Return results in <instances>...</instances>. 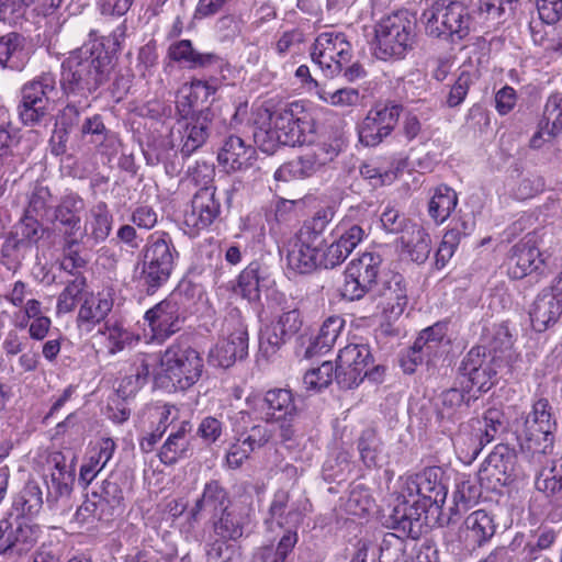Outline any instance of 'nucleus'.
I'll use <instances>...</instances> for the list:
<instances>
[{"instance_id": "obj_1", "label": "nucleus", "mask_w": 562, "mask_h": 562, "mask_svg": "<svg viewBox=\"0 0 562 562\" xmlns=\"http://www.w3.org/2000/svg\"><path fill=\"white\" fill-rule=\"evenodd\" d=\"M255 124V142L269 154L280 145H312L317 139L315 115L303 101H293L283 106L265 104L258 108Z\"/></svg>"}, {"instance_id": "obj_2", "label": "nucleus", "mask_w": 562, "mask_h": 562, "mask_svg": "<svg viewBox=\"0 0 562 562\" xmlns=\"http://www.w3.org/2000/svg\"><path fill=\"white\" fill-rule=\"evenodd\" d=\"M112 69V56L104 50L103 44L89 41L63 61L61 89L72 102L81 103L110 79ZM64 115L78 116L79 109L75 103H69L64 109Z\"/></svg>"}, {"instance_id": "obj_3", "label": "nucleus", "mask_w": 562, "mask_h": 562, "mask_svg": "<svg viewBox=\"0 0 562 562\" xmlns=\"http://www.w3.org/2000/svg\"><path fill=\"white\" fill-rule=\"evenodd\" d=\"M203 369L201 353L186 341H176L161 355L155 380L169 391H187L200 380Z\"/></svg>"}, {"instance_id": "obj_4", "label": "nucleus", "mask_w": 562, "mask_h": 562, "mask_svg": "<svg viewBox=\"0 0 562 562\" xmlns=\"http://www.w3.org/2000/svg\"><path fill=\"white\" fill-rule=\"evenodd\" d=\"M443 471L439 467H427L418 473H405L398 477V498L404 505L416 506L427 512L429 507L442 506L447 488L442 483Z\"/></svg>"}, {"instance_id": "obj_5", "label": "nucleus", "mask_w": 562, "mask_h": 562, "mask_svg": "<svg viewBox=\"0 0 562 562\" xmlns=\"http://www.w3.org/2000/svg\"><path fill=\"white\" fill-rule=\"evenodd\" d=\"M425 32L435 38L462 40L470 33L471 15L460 1L435 0L420 16Z\"/></svg>"}, {"instance_id": "obj_6", "label": "nucleus", "mask_w": 562, "mask_h": 562, "mask_svg": "<svg viewBox=\"0 0 562 562\" xmlns=\"http://www.w3.org/2000/svg\"><path fill=\"white\" fill-rule=\"evenodd\" d=\"M178 255L169 234L155 232L149 235L139 273V280L148 291L156 290L168 281Z\"/></svg>"}, {"instance_id": "obj_7", "label": "nucleus", "mask_w": 562, "mask_h": 562, "mask_svg": "<svg viewBox=\"0 0 562 562\" xmlns=\"http://www.w3.org/2000/svg\"><path fill=\"white\" fill-rule=\"evenodd\" d=\"M415 22L401 10L382 18L375 25L376 54L381 59L402 58L414 43Z\"/></svg>"}, {"instance_id": "obj_8", "label": "nucleus", "mask_w": 562, "mask_h": 562, "mask_svg": "<svg viewBox=\"0 0 562 562\" xmlns=\"http://www.w3.org/2000/svg\"><path fill=\"white\" fill-rule=\"evenodd\" d=\"M557 423L552 407L547 398H539L531 411L514 423V431L527 448L537 452H546L552 447Z\"/></svg>"}, {"instance_id": "obj_9", "label": "nucleus", "mask_w": 562, "mask_h": 562, "mask_svg": "<svg viewBox=\"0 0 562 562\" xmlns=\"http://www.w3.org/2000/svg\"><path fill=\"white\" fill-rule=\"evenodd\" d=\"M352 53V45L345 33L325 31L316 36L310 55L325 77L335 78L351 61Z\"/></svg>"}, {"instance_id": "obj_10", "label": "nucleus", "mask_w": 562, "mask_h": 562, "mask_svg": "<svg viewBox=\"0 0 562 562\" xmlns=\"http://www.w3.org/2000/svg\"><path fill=\"white\" fill-rule=\"evenodd\" d=\"M34 470L38 472L47 486V502L67 497L75 482V465L68 464L60 451H43L34 459Z\"/></svg>"}, {"instance_id": "obj_11", "label": "nucleus", "mask_w": 562, "mask_h": 562, "mask_svg": "<svg viewBox=\"0 0 562 562\" xmlns=\"http://www.w3.org/2000/svg\"><path fill=\"white\" fill-rule=\"evenodd\" d=\"M382 266V257L375 251H364L352 259L345 271L342 296L353 301L364 296L375 283Z\"/></svg>"}, {"instance_id": "obj_12", "label": "nucleus", "mask_w": 562, "mask_h": 562, "mask_svg": "<svg viewBox=\"0 0 562 562\" xmlns=\"http://www.w3.org/2000/svg\"><path fill=\"white\" fill-rule=\"evenodd\" d=\"M373 357L369 345L350 342L340 349L336 364V381L344 389L358 386L366 376H370Z\"/></svg>"}, {"instance_id": "obj_13", "label": "nucleus", "mask_w": 562, "mask_h": 562, "mask_svg": "<svg viewBox=\"0 0 562 562\" xmlns=\"http://www.w3.org/2000/svg\"><path fill=\"white\" fill-rule=\"evenodd\" d=\"M55 87L56 80L52 74H43L22 87L19 115L25 125L38 123L47 114L49 94Z\"/></svg>"}, {"instance_id": "obj_14", "label": "nucleus", "mask_w": 562, "mask_h": 562, "mask_svg": "<svg viewBox=\"0 0 562 562\" xmlns=\"http://www.w3.org/2000/svg\"><path fill=\"white\" fill-rule=\"evenodd\" d=\"M517 470L516 452L505 445H497L479 471V481L490 491H499L510 484Z\"/></svg>"}, {"instance_id": "obj_15", "label": "nucleus", "mask_w": 562, "mask_h": 562, "mask_svg": "<svg viewBox=\"0 0 562 562\" xmlns=\"http://www.w3.org/2000/svg\"><path fill=\"white\" fill-rule=\"evenodd\" d=\"M276 280L270 269L259 261H251L238 276L237 289L248 301H258L261 293L273 305L285 303V294L276 290Z\"/></svg>"}, {"instance_id": "obj_16", "label": "nucleus", "mask_w": 562, "mask_h": 562, "mask_svg": "<svg viewBox=\"0 0 562 562\" xmlns=\"http://www.w3.org/2000/svg\"><path fill=\"white\" fill-rule=\"evenodd\" d=\"M277 306L282 310V313L261 331L259 339L260 352L267 358L274 355L291 339L303 324L299 308L288 304L286 297L285 303Z\"/></svg>"}, {"instance_id": "obj_17", "label": "nucleus", "mask_w": 562, "mask_h": 562, "mask_svg": "<svg viewBox=\"0 0 562 562\" xmlns=\"http://www.w3.org/2000/svg\"><path fill=\"white\" fill-rule=\"evenodd\" d=\"M249 412H240V419L269 420L274 424L278 420L294 418L296 407L293 394L289 390L276 389L270 390L263 397L254 398L250 403Z\"/></svg>"}, {"instance_id": "obj_18", "label": "nucleus", "mask_w": 562, "mask_h": 562, "mask_svg": "<svg viewBox=\"0 0 562 562\" xmlns=\"http://www.w3.org/2000/svg\"><path fill=\"white\" fill-rule=\"evenodd\" d=\"M402 108L394 103L372 106L358 126L359 139L366 146H376L397 124Z\"/></svg>"}, {"instance_id": "obj_19", "label": "nucleus", "mask_w": 562, "mask_h": 562, "mask_svg": "<svg viewBox=\"0 0 562 562\" xmlns=\"http://www.w3.org/2000/svg\"><path fill=\"white\" fill-rule=\"evenodd\" d=\"M212 119L211 110L204 109L191 116H180L177 120L171 130V137L173 142H178L184 157H189L205 143Z\"/></svg>"}, {"instance_id": "obj_20", "label": "nucleus", "mask_w": 562, "mask_h": 562, "mask_svg": "<svg viewBox=\"0 0 562 562\" xmlns=\"http://www.w3.org/2000/svg\"><path fill=\"white\" fill-rule=\"evenodd\" d=\"M337 155L338 149L334 145L319 144L311 151L279 167L274 172V178L281 181L308 178L333 161Z\"/></svg>"}, {"instance_id": "obj_21", "label": "nucleus", "mask_w": 562, "mask_h": 562, "mask_svg": "<svg viewBox=\"0 0 562 562\" xmlns=\"http://www.w3.org/2000/svg\"><path fill=\"white\" fill-rule=\"evenodd\" d=\"M333 241L325 247V269L342 263L364 239V229L348 218L339 221L331 231Z\"/></svg>"}, {"instance_id": "obj_22", "label": "nucleus", "mask_w": 562, "mask_h": 562, "mask_svg": "<svg viewBox=\"0 0 562 562\" xmlns=\"http://www.w3.org/2000/svg\"><path fill=\"white\" fill-rule=\"evenodd\" d=\"M460 384L467 392L473 390L487 392L495 382L496 370L493 359L481 352V348H472L460 367Z\"/></svg>"}, {"instance_id": "obj_23", "label": "nucleus", "mask_w": 562, "mask_h": 562, "mask_svg": "<svg viewBox=\"0 0 562 562\" xmlns=\"http://www.w3.org/2000/svg\"><path fill=\"white\" fill-rule=\"evenodd\" d=\"M183 318L178 295L168 296L145 313L153 338L158 341H164L180 330Z\"/></svg>"}, {"instance_id": "obj_24", "label": "nucleus", "mask_w": 562, "mask_h": 562, "mask_svg": "<svg viewBox=\"0 0 562 562\" xmlns=\"http://www.w3.org/2000/svg\"><path fill=\"white\" fill-rule=\"evenodd\" d=\"M227 336L222 338L210 351V360L222 368L231 367L237 359H243L248 351V333L240 321L226 325Z\"/></svg>"}, {"instance_id": "obj_25", "label": "nucleus", "mask_w": 562, "mask_h": 562, "mask_svg": "<svg viewBox=\"0 0 562 562\" xmlns=\"http://www.w3.org/2000/svg\"><path fill=\"white\" fill-rule=\"evenodd\" d=\"M286 265L297 273H310L317 268H325V248L296 234L286 255Z\"/></svg>"}, {"instance_id": "obj_26", "label": "nucleus", "mask_w": 562, "mask_h": 562, "mask_svg": "<svg viewBox=\"0 0 562 562\" xmlns=\"http://www.w3.org/2000/svg\"><path fill=\"white\" fill-rule=\"evenodd\" d=\"M114 289L106 286L97 294L85 297L79 307L77 326L80 330L90 333L98 324L105 319L113 308Z\"/></svg>"}, {"instance_id": "obj_27", "label": "nucleus", "mask_w": 562, "mask_h": 562, "mask_svg": "<svg viewBox=\"0 0 562 562\" xmlns=\"http://www.w3.org/2000/svg\"><path fill=\"white\" fill-rule=\"evenodd\" d=\"M226 171H241L250 168L256 160V148L236 135L228 136L217 155Z\"/></svg>"}, {"instance_id": "obj_28", "label": "nucleus", "mask_w": 562, "mask_h": 562, "mask_svg": "<svg viewBox=\"0 0 562 562\" xmlns=\"http://www.w3.org/2000/svg\"><path fill=\"white\" fill-rule=\"evenodd\" d=\"M220 207L215 188H201L192 199L191 209L186 212L184 222L190 227L203 229L218 216Z\"/></svg>"}, {"instance_id": "obj_29", "label": "nucleus", "mask_w": 562, "mask_h": 562, "mask_svg": "<svg viewBox=\"0 0 562 562\" xmlns=\"http://www.w3.org/2000/svg\"><path fill=\"white\" fill-rule=\"evenodd\" d=\"M540 252L535 237L527 235L513 248L508 260V273L513 279H522L538 269Z\"/></svg>"}, {"instance_id": "obj_30", "label": "nucleus", "mask_w": 562, "mask_h": 562, "mask_svg": "<svg viewBox=\"0 0 562 562\" xmlns=\"http://www.w3.org/2000/svg\"><path fill=\"white\" fill-rule=\"evenodd\" d=\"M562 301L550 292L540 293L533 301L529 316L535 330L541 333L555 324L562 314Z\"/></svg>"}, {"instance_id": "obj_31", "label": "nucleus", "mask_w": 562, "mask_h": 562, "mask_svg": "<svg viewBox=\"0 0 562 562\" xmlns=\"http://www.w3.org/2000/svg\"><path fill=\"white\" fill-rule=\"evenodd\" d=\"M170 60L183 65L188 69L205 68L218 63L220 58L212 53H200L194 49L190 40L171 43L167 50Z\"/></svg>"}, {"instance_id": "obj_32", "label": "nucleus", "mask_w": 562, "mask_h": 562, "mask_svg": "<svg viewBox=\"0 0 562 562\" xmlns=\"http://www.w3.org/2000/svg\"><path fill=\"white\" fill-rule=\"evenodd\" d=\"M464 540L472 547H481L492 539L496 531L493 517L483 509L471 513L464 520Z\"/></svg>"}, {"instance_id": "obj_33", "label": "nucleus", "mask_w": 562, "mask_h": 562, "mask_svg": "<svg viewBox=\"0 0 562 562\" xmlns=\"http://www.w3.org/2000/svg\"><path fill=\"white\" fill-rule=\"evenodd\" d=\"M400 244L402 251L417 263L425 262L431 250L429 234L417 223L407 226L400 236Z\"/></svg>"}, {"instance_id": "obj_34", "label": "nucleus", "mask_w": 562, "mask_h": 562, "mask_svg": "<svg viewBox=\"0 0 562 562\" xmlns=\"http://www.w3.org/2000/svg\"><path fill=\"white\" fill-rule=\"evenodd\" d=\"M381 303L393 315H401L407 304L404 278L397 272L385 274L380 289Z\"/></svg>"}, {"instance_id": "obj_35", "label": "nucleus", "mask_w": 562, "mask_h": 562, "mask_svg": "<svg viewBox=\"0 0 562 562\" xmlns=\"http://www.w3.org/2000/svg\"><path fill=\"white\" fill-rule=\"evenodd\" d=\"M445 339L446 326L442 324H435L424 329L412 347L414 363L422 362L424 358L429 360L437 357L441 351Z\"/></svg>"}, {"instance_id": "obj_36", "label": "nucleus", "mask_w": 562, "mask_h": 562, "mask_svg": "<svg viewBox=\"0 0 562 562\" xmlns=\"http://www.w3.org/2000/svg\"><path fill=\"white\" fill-rule=\"evenodd\" d=\"M357 448L360 460L367 468L376 469L387 464L384 445L374 429L368 428L361 432Z\"/></svg>"}, {"instance_id": "obj_37", "label": "nucleus", "mask_w": 562, "mask_h": 562, "mask_svg": "<svg viewBox=\"0 0 562 562\" xmlns=\"http://www.w3.org/2000/svg\"><path fill=\"white\" fill-rule=\"evenodd\" d=\"M542 179L533 175H517L509 177L503 184L501 196L515 201H525L536 196L543 190Z\"/></svg>"}, {"instance_id": "obj_38", "label": "nucleus", "mask_w": 562, "mask_h": 562, "mask_svg": "<svg viewBox=\"0 0 562 562\" xmlns=\"http://www.w3.org/2000/svg\"><path fill=\"white\" fill-rule=\"evenodd\" d=\"M227 494L216 481L206 483L202 496L196 501L192 508V517L198 519L200 515L206 514L216 516L227 509Z\"/></svg>"}, {"instance_id": "obj_39", "label": "nucleus", "mask_w": 562, "mask_h": 562, "mask_svg": "<svg viewBox=\"0 0 562 562\" xmlns=\"http://www.w3.org/2000/svg\"><path fill=\"white\" fill-rule=\"evenodd\" d=\"M83 206L82 199L78 195L69 194L66 195L56 207V221L70 231L66 238V244L69 248L77 243V239L72 238V234L79 229L80 213Z\"/></svg>"}, {"instance_id": "obj_40", "label": "nucleus", "mask_w": 562, "mask_h": 562, "mask_svg": "<svg viewBox=\"0 0 562 562\" xmlns=\"http://www.w3.org/2000/svg\"><path fill=\"white\" fill-rule=\"evenodd\" d=\"M24 38L18 33H9L0 37V65L4 68L21 70L27 61Z\"/></svg>"}, {"instance_id": "obj_41", "label": "nucleus", "mask_w": 562, "mask_h": 562, "mask_svg": "<svg viewBox=\"0 0 562 562\" xmlns=\"http://www.w3.org/2000/svg\"><path fill=\"white\" fill-rule=\"evenodd\" d=\"M269 514L281 527L284 525L296 526L303 519V510L297 503L290 502V493L285 490H279L274 493Z\"/></svg>"}, {"instance_id": "obj_42", "label": "nucleus", "mask_w": 562, "mask_h": 562, "mask_svg": "<svg viewBox=\"0 0 562 562\" xmlns=\"http://www.w3.org/2000/svg\"><path fill=\"white\" fill-rule=\"evenodd\" d=\"M113 217L104 202L94 204L86 218L85 232L95 243L103 241L112 231Z\"/></svg>"}, {"instance_id": "obj_43", "label": "nucleus", "mask_w": 562, "mask_h": 562, "mask_svg": "<svg viewBox=\"0 0 562 562\" xmlns=\"http://www.w3.org/2000/svg\"><path fill=\"white\" fill-rule=\"evenodd\" d=\"M335 215L336 207L334 205L321 207L312 217L304 221L296 234L324 246L323 235Z\"/></svg>"}, {"instance_id": "obj_44", "label": "nucleus", "mask_w": 562, "mask_h": 562, "mask_svg": "<svg viewBox=\"0 0 562 562\" xmlns=\"http://www.w3.org/2000/svg\"><path fill=\"white\" fill-rule=\"evenodd\" d=\"M486 446V442L479 434L477 430H469L468 427H463L453 438V447L459 460L462 463H472L482 449Z\"/></svg>"}, {"instance_id": "obj_45", "label": "nucleus", "mask_w": 562, "mask_h": 562, "mask_svg": "<svg viewBox=\"0 0 562 562\" xmlns=\"http://www.w3.org/2000/svg\"><path fill=\"white\" fill-rule=\"evenodd\" d=\"M458 204V195L454 190L447 186H439L428 203V214L437 223H443Z\"/></svg>"}, {"instance_id": "obj_46", "label": "nucleus", "mask_w": 562, "mask_h": 562, "mask_svg": "<svg viewBox=\"0 0 562 562\" xmlns=\"http://www.w3.org/2000/svg\"><path fill=\"white\" fill-rule=\"evenodd\" d=\"M299 536L295 530H286L279 540L278 546H266L258 548L255 552L256 562H285L288 555L293 551L297 543Z\"/></svg>"}, {"instance_id": "obj_47", "label": "nucleus", "mask_w": 562, "mask_h": 562, "mask_svg": "<svg viewBox=\"0 0 562 562\" xmlns=\"http://www.w3.org/2000/svg\"><path fill=\"white\" fill-rule=\"evenodd\" d=\"M187 432V426L182 424L176 432L168 436L159 451V459L164 464H173L186 457L190 446Z\"/></svg>"}, {"instance_id": "obj_48", "label": "nucleus", "mask_w": 562, "mask_h": 562, "mask_svg": "<svg viewBox=\"0 0 562 562\" xmlns=\"http://www.w3.org/2000/svg\"><path fill=\"white\" fill-rule=\"evenodd\" d=\"M317 98L334 108L353 109L360 104V92L356 88L342 87L336 90H329L325 86L318 91Z\"/></svg>"}, {"instance_id": "obj_49", "label": "nucleus", "mask_w": 562, "mask_h": 562, "mask_svg": "<svg viewBox=\"0 0 562 562\" xmlns=\"http://www.w3.org/2000/svg\"><path fill=\"white\" fill-rule=\"evenodd\" d=\"M123 498V492L119 484L116 482L105 480L102 483L98 503L87 501L82 506L79 507L77 515L85 517L86 512H95L98 507H103L104 505H108L114 509L122 505Z\"/></svg>"}, {"instance_id": "obj_50", "label": "nucleus", "mask_w": 562, "mask_h": 562, "mask_svg": "<svg viewBox=\"0 0 562 562\" xmlns=\"http://www.w3.org/2000/svg\"><path fill=\"white\" fill-rule=\"evenodd\" d=\"M345 326V319L340 316H329L326 318L321 326L319 333L315 338L312 347L306 350V355L312 353V349L315 351L329 350L336 342Z\"/></svg>"}, {"instance_id": "obj_51", "label": "nucleus", "mask_w": 562, "mask_h": 562, "mask_svg": "<svg viewBox=\"0 0 562 562\" xmlns=\"http://www.w3.org/2000/svg\"><path fill=\"white\" fill-rule=\"evenodd\" d=\"M177 418V409L169 404L155 403L148 405L142 413L140 424L143 428L146 425L158 427L166 431L168 426Z\"/></svg>"}, {"instance_id": "obj_52", "label": "nucleus", "mask_w": 562, "mask_h": 562, "mask_svg": "<svg viewBox=\"0 0 562 562\" xmlns=\"http://www.w3.org/2000/svg\"><path fill=\"white\" fill-rule=\"evenodd\" d=\"M246 520V516L240 513L226 509L222 513L220 520L214 524V533L216 537L235 541L243 536Z\"/></svg>"}, {"instance_id": "obj_53", "label": "nucleus", "mask_w": 562, "mask_h": 562, "mask_svg": "<svg viewBox=\"0 0 562 562\" xmlns=\"http://www.w3.org/2000/svg\"><path fill=\"white\" fill-rule=\"evenodd\" d=\"M101 333L106 337L109 351L111 353L122 351L136 339L134 334L125 328L119 321L106 322Z\"/></svg>"}, {"instance_id": "obj_54", "label": "nucleus", "mask_w": 562, "mask_h": 562, "mask_svg": "<svg viewBox=\"0 0 562 562\" xmlns=\"http://www.w3.org/2000/svg\"><path fill=\"white\" fill-rule=\"evenodd\" d=\"M536 488L548 498H562V464L543 469L536 479Z\"/></svg>"}, {"instance_id": "obj_55", "label": "nucleus", "mask_w": 562, "mask_h": 562, "mask_svg": "<svg viewBox=\"0 0 562 562\" xmlns=\"http://www.w3.org/2000/svg\"><path fill=\"white\" fill-rule=\"evenodd\" d=\"M474 424L473 429L479 431L487 445L504 430V415L497 408H490L484 413L483 418L475 420Z\"/></svg>"}, {"instance_id": "obj_56", "label": "nucleus", "mask_w": 562, "mask_h": 562, "mask_svg": "<svg viewBox=\"0 0 562 562\" xmlns=\"http://www.w3.org/2000/svg\"><path fill=\"white\" fill-rule=\"evenodd\" d=\"M115 448L113 439L102 438L90 448L85 463L101 472L112 459Z\"/></svg>"}, {"instance_id": "obj_57", "label": "nucleus", "mask_w": 562, "mask_h": 562, "mask_svg": "<svg viewBox=\"0 0 562 562\" xmlns=\"http://www.w3.org/2000/svg\"><path fill=\"white\" fill-rule=\"evenodd\" d=\"M543 119L548 135L551 136L562 132V93H553L548 98Z\"/></svg>"}, {"instance_id": "obj_58", "label": "nucleus", "mask_w": 562, "mask_h": 562, "mask_svg": "<svg viewBox=\"0 0 562 562\" xmlns=\"http://www.w3.org/2000/svg\"><path fill=\"white\" fill-rule=\"evenodd\" d=\"M336 374V368L330 361H324L319 367L308 370L303 378L307 390L319 391L327 387Z\"/></svg>"}, {"instance_id": "obj_59", "label": "nucleus", "mask_w": 562, "mask_h": 562, "mask_svg": "<svg viewBox=\"0 0 562 562\" xmlns=\"http://www.w3.org/2000/svg\"><path fill=\"white\" fill-rule=\"evenodd\" d=\"M273 434L274 424L269 420H261V423L252 425L248 430L241 431L240 436L244 438V442L255 451L268 443Z\"/></svg>"}, {"instance_id": "obj_60", "label": "nucleus", "mask_w": 562, "mask_h": 562, "mask_svg": "<svg viewBox=\"0 0 562 562\" xmlns=\"http://www.w3.org/2000/svg\"><path fill=\"white\" fill-rule=\"evenodd\" d=\"M29 526L18 525L15 528L8 520L0 521V553H3L19 542H27Z\"/></svg>"}, {"instance_id": "obj_61", "label": "nucleus", "mask_w": 562, "mask_h": 562, "mask_svg": "<svg viewBox=\"0 0 562 562\" xmlns=\"http://www.w3.org/2000/svg\"><path fill=\"white\" fill-rule=\"evenodd\" d=\"M475 79L476 72L474 70L462 69L448 93V106L454 108L460 105L468 95L469 89Z\"/></svg>"}, {"instance_id": "obj_62", "label": "nucleus", "mask_w": 562, "mask_h": 562, "mask_svg": "<svg viewBox=\"0 0 562 562\" xmlns=\"http://www.w3.org/2000/svg\"><path fill=\"white\" fill-rule=\"evenodd\" d=\"M405 540L393 532L384 536L380 547V562H403Z\"/></svg>"}, {"instance_id": "obj_63", "label": "nucleus", "mask_w": 562, "mask_h": 562, "mask_svg": "<svg viewBox=\"0 0 562 562\" xmlns=\"http://www.w3.org/2000/svg\"><path fill=\"white\" fill-rule=\"evenodd\" d=\"M85 285V280L77 278L65 286L57 299L56 312L58 315L70 313L75 308Z\"/></svg>"}, {"instance_id": "obj_64", "label": "nucleus", "mask_w": 562, "mask_h": 562, "mask_svg": "<svg viewBox=\"0 0 562 562\" xmlns=\"http://www.w3.org/2000/svg\"><path fill=\"white\" fill-rule=\"evenodd\" d=\"M229 540L217 537L206 549L207 562H232L237 553V547Z\"/></svg>"}]
</instances>
